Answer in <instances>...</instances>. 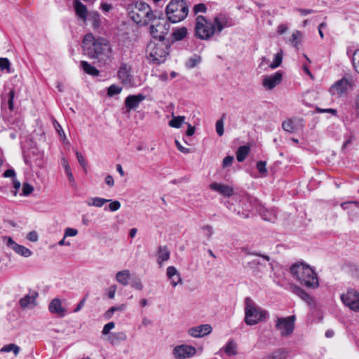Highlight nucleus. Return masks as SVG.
<instances>
[{
	"label": "nucleus",
	"mask_w": 359,
	"mask_h": 359,
	"mask_svg": "<svg viewBox=\"0 0 359 359\" xmlns=\"http://www.w3.org/2000/svg\"><path fill=\"white\" fill-rule=\"evenodd\" d=\"M84 53L90 58L107 60L110 57L111 48L103 38L95 39L92 34H87L83 39Z\"/></svg>",
	"instance_id": "f257e3e1"
},
{
	"label": "nucleus",
	"mask_w": 359,
	"mask_h": 359,
	"mask_svg": "<svg viewBox=\"0 0 359 359\" xmlns=\"http://www.w3.org/2000/svg\"><path fill=\"white\" fill-rule=\"evenodd\" d=\"M290 273L301 284L307 287L316 288L319 285L316 273L308 264L296 263L291 266Z\"/></svg>",
	"instance_id": "f03ea898"
},
{
	"label": "nucleus",
	"mask_w": 359,
	"mask_h": 359,
	"mask_svg": "<svg viewBox=\"0 0 359 359\" xmlns=\"http://www.w3.org/2000/svg\"><path fill=\"white\" fill-rule=\"evenodd\" d=\"M189 7L184 0H171L167 5L165 13L172 23L183 20L188 15Z\"/></svg>",
	"instance_id": "7ed1b4c3"
},
{
	"label": "nucleus",
	"mask_w": 359,
	"mask_h": 359,
	"mask_svg": "<svg viewBox=\"0 0 359 359\" xmlns=\"http://www.w3.org/2000/svg\"><path fill=\"white\" fill-rule=\"evenodd\" d=\"M130 18L139 25H146L155 17L151 7L145 2H137L129 12Z\"/></svg>",
	"instance_id": "20e7f679"
},
{
	"label": "nucleus",
	"mask_w": 359,
	"mask_h": 359,
	"mask_svg": "<svg viewBox=\"0 0 359 359\" xmlns=\"http://www.w3.org/2000/svg\"><path fill=\"white\" fill-rule=\"evenodd\" d=\"M267 315V311L257 306L250 297L245 298V322L247 325H255L264 320Z\"/></svg>",
	"instance_id": "39448f33"
},
{
	"label": "nucleus",
	"mask_w": 359,
	"mask_h": 359,
	"mask_svg": "<svg viewBox=\"0 0 359 359\" xmlns=\"http://www.w3.org/2000/svg\"><path fill=\"white\" fill-rule=\"evenodd\" d=\"M170 46L163 41L159 43H151L147 47V58L155 65L164 62L169 55Z\"/></svg>",
	"instance_id": "423d86ee"
},
{
	"label": "nucleus",
	"mask_w": 359,
	"mask_h": 359,
	"mask_svg": "<svg viewBox=\"0 0 359 359\" xmlns=\"http://www.w3.org/2000/svg\"><path fill=\"white\" fill-rule=\"evenodd\" d=\"M194 32L195 36L201 40H208L215 34L212 23L208 21L203 15L196 17Z\"/></svg>",
	"instance_id": "0eeeda50"
},
{
	"label": "nucleus",
	"mask_w": 359,
	"mask_h": 359,
	"mask_svg": "<svg viewBox=\"0 0 359 359\" xmlns=\"http://www.w3.org/2000/svg\"><path fill=\"white\" fill-rule=\"evenodd\" d=\"M152 24L150 26V33L151 36L159 40L163 41L165 36L168 34L170 29V24L164 18L156 19V16L151 21Z\"/></svg>",
	"instance_id": "6e6552de"
},
{
	"label": "nucleus",
	"mask_w": 359,
	"mask_h": 359,
	"mask_svg": "<svg viewBox=\"0 0 359 359\" xmlns=\"http://www.w3.org/2000/svg\"><path fill=\"white\" fill-rule=\"evenodd\" d=\"M294 316L277 318L275 327L280 331L281 337H288L292 334L294 328Z\"/></svg>",
	"instance_id": "1a4fd4ad"
},
{
	"label": "nucleus",
	"mask_w": 359,
	"mask_h": 359,
	"mask_svg": "<svg viewBox=\"0 0 359 359\" xmlns=\"http://www.w3.org/2000/svg\"><path fill=\"white\" fill-rule=\"evenodd\" d=\"M343 303L351 310L359 311V292L353 289L348 290L346 294L341 295Z\"/></svg>",
	"instance_id": "9d476101"
},
{
	"label": "nucleus",
	"mask_w": 359,
	"mask_h": 359,
	"mask_svg": "<svg viewBox=\"0 0 359 359\" xmlns=\"http://www.w3.org/2000/svg\"><path fill=\"white\" fill-rule=\"evenodd\" d=\"M196 353L195 347L189 345H178L172 350V355L175 359H187L194 356Z\"/></svg>",
	"instance_id": "9b49d317"
},
{
	"label": "nucleus",
	"mask_w": 359,
	"mask_h": 359,
	"mask_svg": "<svg viewBox=\"0 0 359 359\" xmlns=\"http://www.w3.org/2000/svg\"><path fill=\"white\" fill-rule=\"evenodd\" d=\"M3 241L6 245L12 249L15 253L24 257H29L32 255V251L24 245L15 243L11 237L4 236Z\"/></svg>",
	"instance_id": "f8f14e48"
},
{
	"label": "nucleus",
	"mask_w": 359,
	"mask_h": 359,
	"mask_svg": "<svg viewBox=\"0 0 359 359\" xmlns=\"http://www.w3.org/2000/svg\"><path fill=\"white\" fill-rule=\"evenodd\" d=\"M348 87H351L350 81L343 77L332 85L330 93L332 96L340 97L347 91Z\"/></svg>",
	"instance_id": "ddd939ff"
},
{
	"label": "nucleus",
	"mask_w": 359,
	"mask_h": 359,
	"mask_svg": "<svg viewBox=\"0 0 359 359\" xmlns=\"http://www.w3.org/2000/svg\"><path fill=\"white\" fill-rule=\"evenodd\" d=\"M131 66L126 62L121 64L117 76L121 82L124 85H130L133 80L131 74Z\"/></svg>",
	"instance_id": "4468645a"
},
{
	"label": "nucleus",
	"mask_w": 359,
	"mask_h": 359,
	"mask_svg": "<svg viewBox=\"0 0 359 359\" xmlns=\"http://www.w3.org/2000/svg\"><path fill=\"white\" fill-rule=\"evenodd\" d=\"M146 97L143 94L130 95L125 99L124 105L127 112L131 110H135L138 108L141 102L145 100Z\"/></svg>",
	"instance_id": "2eb2a0df"
},
{
	"label": "nucleus",
	"mask_w": 359,
	"mask_h": 359,
	"mask_svg": "<svg viewBox=\"0 0 359 359\" xmlns=\"http://www.w3.org/2000/svg\"><path fill=\"white\" fill-rule=\"evenodd\" d=\"M212 330L210 325L203 324L189 328L187 333L192 337L201 338L210 334Z\"/></svg>",
	"instance_id": "dca6fc26"
},
{
	"label": "nucleus",
	"mask_w": 359,
	"mask_h": 359,
	"mask_svg": "<svg viewBox=\"0 0 359 359\" xmlns=\"http://www.w3.org/2000/svg\"><path fill=\"white\" fill-rule=\"evenodd\" d=\"M283 79V74L278 71L272 75L265 76L262 80V85L268 90H272L280 83Z\"/></svg>",
	"instance_id": "f3484780"
},
{
	"label": "nucleus",
	"mask_w": 359,
	"mask_h": 359,
	"mask_svg": "<svg viewBox=\"0 0 359 359\" xmlns=\"http://www.w3.org/2000/svg\"><path fill=\"white\" fill-rule=\"evenodd\" d=\"M210 189L222 195L224 197L229 198L234 194L233 188L227 184L213 182L210 184Z\"/></svg>",
	"instance_id": "a211bd4d"
},
{
	"label": "nucleus",
	"mask_w": 359,
	"mask_h": 359,
	"mask_svg": "<svg viewBox=\"0 0 359 359\" xmlns=\"http://www.w3.org/2000/svg\"><path fill=\"white\" fill-rule=\"evenodd\" d=\"M341 208L344 210H348L350 218L353 220L359 215V201H351L344 202L340 204Z\"/></svg>",
	"instance_id": "6ab92c4d"
},
{
	"label": "nucleus",
	"mask_w": 359,
	"mask_h": 359,
	"mask_svg": "<svg viewBox=\"0 0 359 359\" xmlns=\"http://www.w3.org/2000/svg\"><path fill=\"white\" fill-rule=\"evenodd\" d=\"M212 23L215 29V34H219L224 28L229 26L228 18L224 14H219L215 16Z\"/></svg>",
	"instance_id": "aec40b11"
},
{
	"label": "nucleus",
	"mask_w": 359,
	"mask_h": 359,
	"mask_svg": "<svg viewBox=\"0 0 359 359\" xmlns=\"http://www.w3.org/2000/svg\"><path fill=\"white\" fill-rule=\"evenodd\" d=\"M48 309L50 313L57 314L59 317H64L66 315V309L62 306V302L57 298H55L50 302Z\"/></svg>",
	"instance_id": "412c9836"
},
{
	"label": "nucleus",
	"mask_w": 359,
	"mask_h": 359,
	"mask_svg": "<svg viewBox=\"0 0 359 359\" xmlns=\"http://www.w3.org/2000/svg\"><path fill=\"white\" fill-rule=\"evenodd\" d=\"M73 6L76 16L83 22H86L88 15L86 6L79 0H74L73 2Z\"/></svg>",
	"instance_id": "4be33fe9"
},
{
	"label": "nucleus",
	"mask_w": 359,
	"mask_h": 359,
	"mask_svg": "<svg viewBox=\"0 0 359 359\" xmlns=\"http://www.w3.org/2000/svg\"><path fill=\"white\" fill-rule=\"evenodd\" d=\"M292 291L294 294L300 297L303 301L306 302L309 305H313L314 300L313 297L309 294L305 290L299 286L294 285L292 287Z\"/></svg>",
	"instance_id": "5701e85b"
},
{
	"label": "nucleus",
	"mask_w": 359,
	"mask_h": 359,
	"mask_svg": "<svg viewBox=\"0 0 359 359\" xmlns=\"http://www.w3.org/2000/svg\"><path fill=\"white\" fill-rule=\"evenodd\" d=\"M38 297V292H32L29 294H26L24 297L21 298L19 304L21 308L25 309L29 305L35 306L36 304V299Z\"/></svg>",
	"instance_id": "b1692460"
},
{
	"label": "nucleus",
	"mask_w": 359,
	"mask_h": 359,
	"mask_svg": "<svg viewBox=\"0 0 359 359\" xmlns=\"http://www.w3.org/2000/svg\"><path fill=\"white\" fill-rule=\"evenodd\" d=\"M170 252L168 247L159 246L157 250V262L159 265H162L163 262L170 259Z\"/></svg>",
	"instance_id": "393cba45"
},
{
	"label": "nucleus",
	"mask_w": 359,
	"mask_h": 359,
	"mask_svg": "<svg viewBox=\"0 0 359 359\" xmlns=\"http://www.w3.org/2000/svg\"><path fill=\"white\" fill-rule=\"evenodd\" d=\"M247 266L252 271L253 273L258 274L263 271L266 265L259 259H252L247 263Z\"/></svg>",
	"instance_id": "a878e982"
},
{
	"label": "nucleus",
	"mask_w": 359,
	"mask_h": 359,
	"mask_svg": "<svg viewBox=\"0 0 359 359\" xmlns=\"http://www.w3.org/2000/svg\"><path fill=\"white\" fill-rule=\"evenodd\" d=\"M221 350L228 356H234L237 354V344L233 339H230Z\"/></svg>",
	"instance_id": "bb28decb"
},
{
	"label": "nucleus",
	"mask_w": 359,
	"mask_h": 359,
	"mask_svg": "<svg viewBox=\"0 0 359 359\" xmlns=\"http://www.w3.org/2000/svg\"><path fill=\"white\" fill-rule=\"evenodd\" d=\"M287 355V351L285 349L278 348L265 355L263 359H285Z\"/></svg>",
	"instance_id": "cd10ccee"
},
{
	"label": "nucleus",
	"mask_w": 359,
	"mask_h": 359,
	"mask_svg": "<svg viewBox=\"0 0 359 359\" xmlns=\"http://www.w3.org/2000/svg\"><path fill=\"white\" fill-rule=\"evenodd\" d=\"M130 277V272L129 270H123L118 271L116 275V280L123 286L128 284V280Z\"/></svg>",
	"instance_id": "c85d7f7f"
},
{
	"label": "nucleus",
	"mask_w": 359,
	"mask_h": 359,
	"mask_svg": "<svg viewBox=\"0 0 359 359\" xmlns=\"http://www.w3.org/2000/svg\"><path fill=\"white\" fill-rule=\"evenodd\" d=\"M81 67L89 75L97 76L100 74V71L86 61H81Z\"/></svg>",
	"instance_id": "c756f323"
},
{
	"label": "nucleus",
	"mask_w": 359,
	"mask_h": 359,
	"mask_svg": "<svg viewBox=\"0 0 359 359\" xmlns=\"http://www.w3.org/2000/svg\"><path fill=\"white\" fill-rule=\"evenodd\" d=\"M250 152L248 146H241L236 151V158L238 162H243Z\"/></svg>",
	"instance_id": "7c9ffc66"
},
{
	"label": "nucleus",
	"mask_w": 359,
	"mask_h": 359,
	"mask_svg": "<svg viewBox=\"0 0 359 359\" xmlns=\"http://www.w3.org/2000/svg\"><path fill=\"white\" fill-rule=\"evenodd\" d=\"M187 34V29L185 27H182L173 30L172 36L175 41H181L184 39Z\"/></svg>",
	"instance_id": "2f4dec72"
},
{
	"label": "nucleus",
	"mask_w": 359,
	"mask_h": 359,
	"mask_svg": "<svg viewBox=\"0 0 359 359\" xmlns=\"http://www.w3.org/2000/svg\"><path fill=\"white\" fill-rule=\"evenodd\" d=\"M88 20L92 22L94 28L99 27L101 22L100 15L97 11H90L87 16Z\"/></svg>",
	"instance_id": "473e14b6"
},
{
	"label": "nucleus",
	"mask_w": 359,
	"mask_h": 359,
	"mask_svg": "<svg viewBox=\"0 0 359 359\" xmlns=\"http://www.w3.org/2000/svg\"><path fill=\"white\" fill-rule=\"evenodd\" d=\"M245 200L246 201L245 205L246 206L245 209L247 211L251 212L253 211L255 208L257 209V201L255 198L246 196Z\"/></svg>",
	"instance_id": "72a5a7b5"
},
{
	"label": "nucleus",
	"mask_w": 359,
	"mask_h": 359,
	"mask_svg": "<svg viewBox=\"0 0 359 359\" xmlns=\"http://www.w3.org/2000/svg\"><path fill=\"white\" fill-rule=\"evenodd\" d=\"M62 165L65 168V173L67 174V175L68 177V180H69V182L72 184H74L75 183L74 177L71 171V168L69 165V163L66 158H62Z\"/></svg>",
	"instance_id": "f704fd0d"
},
{
	"label": "nucleus",
	"mask_w": 359,
	"mask_h": 359,
	"mask_svg": "<svg viewBox=\"0 0 359 359\" xmlns=\"http://www.w3.org/2000/svg\"><path fill=\"white\" fill-rule=\"evenodd\" d=\"M110 201V200L104 199L100 197L91 198L90 201L87 202L88 205L95 207H102L106 203Z\"/></svg>",
	"instance_id": "c9c22d12"
},
{
	"label": "nucleus",
	"mask_w": 359,
	"mask_h": 359,
	"mask_svg": "<svg viewBox=\"0 0 359 359\" xmlns=\"http://www.w3.org/2000/svg\"><path fill=\"white\" fill-rule=\"evenodd\" d=\"M185 117L182 116H174L172 120L169 121V126L172 128H179L184 122Z\"/></svg>",
	"instance_id": "e433bc0d"
},
{
	"label": "nucleus",
	"mask_w": 359,
	"mask_h": 359,
	"mask_svg": "<svg viewBox=\"0 0 359 359\" xmlns=\"http://www.w3.org/2000/svg\"><path fill=\"white\" fill-rule=\"evenodd\" d=\"M282 128L285 131L290 133H294L297 129L292 119L284 121L282 123Z\"/></svg>",
	"instance_id": "4c0bfd02"
},
{
	"label": "nucleus",
	"mask_w": 359,
	"mask_h": 359,
	"mask_svg": "<svg viewBox=\"0 0 359 359\" xmlns=\"http://www.w3.org/2000/svg\"><path fill=\"white\" fill-rule=\"evenodd\" d=\"M201 61L200 55H194L193 57L188 59L186 62V67L189 69L195 67Z\"/></svg>",
	"instance_id": "58836bf2"
},
{
	"label": "nucleus",
	"mask_w": 359,
	"mask_h": 359,
	"mask_svg": "<svg viewBox=\"0 0 359 359\" xmlns=\"http://www.w3.org/2000/svg\"><path fill=\"white\" fill-rule=\"evenodd\" d=\"M2 352H11L13 351L15 355H17L20 351V347L14 344H10L3 346L1 349Z\"/></svg>",
	"instance_id": "ea45409f"
},
{
	"label": "nucleus",
	"mask_w": 359,
	"mask_h": 359,
	"mask_svg": "<svg viewBox=\"0 0 359 359\" xmlns=\"http://www.w3.org/2000/svg\"><path fill=\"white\" fill-rule=\"evenodd\" d=\"M282 60H283L282 52L278 53L274 55L273 60L272 63L270 64L269 67L271 69H276L281 65Z\"/></svg>",
	"instance_id": "a19ab883"
},
{
	"label": "nucleus",
	"mask_w": 359,
	"mask_h": 359,
	"mask_svg": "<svg viewBox=\"0 0 359 359\" xmlns=\"http://www.w3.org/2000/svg\"><path fill=\"white\" fill-rule=\"evenodd\" d=\"M0 69L1 71L11 72V62L6 57H0Z\"/></svg>",
	"instance_id": "79ce46f5"
},
{
	"label": "nucleus",
	"mask_w": 359,
	"mask_h": 359,
	"mask_svg": "<svg viewBox=\"0 0 359 359\" xmlns=\"http://www.w3.org/2000/svg\"><path fill=\"white\" fill-rule=\"evenodd\" d=\"M121 90H122L121 87H120L116 84H112L108 88L107 95L109 97H112V96L119 94L121 92Z\"/></svg>",
	"instance_id": "37998d69"
},
{
	"label": "nucleus",
	"mask_w": 359,
	"mask_h": 359,
	"mask_svg": "<svg viewBox=\"0 0 359 359\" xmlns=\"http://www.w3.org/2000/svg\"><path fill=\"white\" fill-rule=\"evenodd\" d=\"M302 36V33L300 31H296L293 32V34H292L290 41L294 47L297 48L299 43H300V39Z\"/></svg>",
	"instance_id": "c03bdc74"
},
{
	"label": "nucleus",
	"mask_w": 359,
	"mask_h": 359,
	"mask_svg": "<svg viewBox=\"0 0 359 359\" xmlns=\"http://www.w3.org/2000/svg\"><path fill=\"white\" fill-rule=\"evenodd\" d=\"M352 63L354 69L359 74V49L354 52L352 56Z\"/></svg>",
	"instance_id": "a18cd8bd"
},
{
	"label": "nucleus",
	"mask_w": 359,
	"mask_h": 359,
	"mask_svg": "<svg viewBox=\"0 0 359 359\" xmlns=\"http://www.w3.org/2000/svg\"><path fill=\"white\" fill-rule=\"evenodd\" d=\"M225 115L224 114L222 117L216 122V132L219 136H222L224 135V121L223 118Z\"/></svg>",
	"instance_id": "49530a36"
},
{
	"label": "nucleus",
	"mask_w": 359,
	"mask_h": 359,
	"mask_svg": "<svg viewBox=\"0 0 359 359\" xmlns=\"http://www.w3.org/2000/svg\"><path fill=\"white\" fill-rule=\"evenodd\" d=\"M166 275L168 279H172L173 277L180 275L175 266H170L167 268Z\"/></svg>",
	"instance_id": "de8ad7c7"
},
{
	"label": "nucleus",
	"mask_w": 359,
	"mask_h": 359,
	"mask_svg": "<svg viewBox=\"0 0 359 359\" xmlns=\"http://www.w3.org/2000/svg\"><path fill=\"white\" fill-rule=\"evenodd\" d=\"M130 285L132 287L137 290H142L144 287L141 280L138 278H135V279H133L130 283Z\"/></svg>",
	"instance_id": "09e8293b"
},
{
	"label": "nucleus",
	"mask_w": 359,
	"mask_h": 359,
	"mask_svg": "<svg viewBox=\"0 0 359 359\" xmlns=\"http://www.w3.org/2000/svg\"><path fill=\"white\" fill-rule=\"evenodd\" d=\"M266 163L265 161H259L257 163V168L259 172L264 175L267 174V170L266 168Z\"/></svg>",
	"instance_id": "8fccbe9b"
},
{
	"label": "nucleus",
	"mask_w": 359,
	"mask_h": 359,
	"mask_svg": "<svg viewBox=\"0 0 359 359\" xmlns=\"http://www.w3.org/2000/svg\"><path fill=\"white\" fill-rule=\"evenodd\" d=\"M34 191V187L29 183H23L22 184V195L29 196Z\"/></svg>",
	"instance_id": "3c124183"
},
{
	"label": "nucleus",
	"mask_w": 359,
	"mask_h": 359,
	"mask_svg": "<svg viewBox=\"0 0 359 359\" xmlns=\"http://www.w3.org/2000/svg\"><path fill=\"white\" fill-rule=\"evenodd\" d=\"M262 217L263 219H264L266 221H269V222H273L276 218V216L274 215V214L271 211H269V210H266V212H264L262 214Z\"/></svg>",
	"instance_id": "603ef678"
},
{
	"label": "nucleus",
	"mask_w": 359,
	"mask_h": 359,
	"mask_svg": "<svg viewBox=\"0 0 359 359\" xmlns=\"http://www.w3.org/2000/svg\"><path fill=\"white\" fill-rule=\"evenodd\" d=\"M242 251L246 254V255H256V256H259V257H262L264 259H265L266 261L267 262H269L270 261V257L268 256V255H261V254H259V253H257V252H250L248 249L247 248H243L242 249Z\"/></svg>",
	"instance_id": "864d4df0"
},
{
	"label": "nucleus",
	"mask_w": 359,
	"mask_h": 359,
	"mask_svg": "<svg viewBox=\"0 0 359 359\" xmlns=\"http://www.w3.org/2000/svg\"><path fill=\"white\" fill-rule=\"evenodd\" d=\"M207 7L204 4H198L194 6V12L195 14L198 13H205Z\"/></svg>",
	"instance_id": "5fc2aeb1"
},
{
	"label": "nucleus",
	"mask_w": 359,
	"mask_h": 359,
	"mask_svg": "<svg viewBox=\"0 0 359 359\" xmlns=\"http://www.w3.org/2000/svg\"><path fill=\"white\" fill-rule=\"evenodd\" d=\"M15 97V90L13 89L11 90L8 93V108L11 111L13 110V100Z\"/></svg>",
	"instance_id": "6e6d98bb"
},
{
	"label": "nucleus",
	"mask_w": 359,
	"mask_h": 359,
	"mask_svg": "<svg viewBox=\"0 0 359 359\" xmlns=\"http://www.w3.org/2000/svg\"><path fill=\"white\" fill-rule=\"evenodd\" d=\"M202 230L203 231L205 236L208 238H210L213 233L212 227L210 225H205L202 226Z\"/></svg>",
	"instance_id": "4d7b16f0"
},
{
	"label": "nucleus",
	"mask_w": 359,
	"mask_h": 359,
	"mask_svg": "<svg viewBox=\"0 0 359 359\" xmlns=\"http://www.w3.org/2000/svg\"><path fill=\"white\" fill-rule=\"evenodd\" d=\"M233 161V156H226L222 161V166L223 168L229 167L232 165Z\"/></svg>",
	"instance_id": "13d9d810"
},
{
	"label": "nucleus",
	"mask_w": 359,
	"mask_h": 359,
	"mask_svg": "<svg viewBox=\"0 0 359 359\" xmlns=\"http://www.w3.org/2000/svg\"><path fill=\"white\" fill-rule=\"evenodd\" d=\"M116 289L117 286L116 285H112L107 289V294L109 299H113L114 298Z\"/></svg>",
	"instance_id": "bf43d9fd"
},
{
	"label": "nucleus",
	"mask_w": 359,
	"mask_h": 359,
	"mask_svg": "<svg viewBox=\"0 0 359 359\" xmlns=\"http://www.w3.org/2000/svg\"><path fill=\"white\" fill-rule=\"evenodd\" d=\"M115 326V324L114 322H109L108 323H107L104 327H103V330L102 331V334H109V331L111 330H112Z\"/></svg>",
	"instance_id": "052dcab7"
},
{
	"label": "nucleus",
	"mask_w": 359,
	"mask_h": 359,
	"mask_svg": "<svg viewBox=\"0 0 359 359\" xmlns=\"http://www.w3.org/2000/svg\"><path fill=\"white\" fill-rule=\"evenodd\" d=\"M78 234V230L73 228H67L65 231V238L67 236H75Z\"/></svg>",
	"instance_id": "680f3d73"
},
{
	"label": "nucleus",
	"mask_w": 359,
	"mask_h": 359,
	"mask_svg": "<svg viewBox=\"0 0 359 359\" xmlns=\"http://www.w3.org/2000/svg\"><path fill=\"white\" fill-rule=\"evenodd\" d=\"M121 207V203L118 201H111L109 205V209L110 211L114 212L118 210Z\"/></svg>",
	"instance_id": "e2e57ef3"
},
{
	"label": "nucleus",
	"mask_w": 359,
	"mask_h": 359,
	"mask_svg": "<svg viewBox=\"0 0 359 359\" xmlns=\"http://www.w3.org/2000/svg\"><path fill=\"white\" fill-rule=\"evenodd\" d=\"M170 280V284L172 287H176L178 284H181L182 283L181 275H177V276L173 277Z\"/></svg>",
	"instance_id": "0e129e2a"
},
{
	"label": "nucleus",
	"mask_w": 359,
	"mask_h": 359,
	"mask_svg": "<svg viewBox=\"0 0 359 359\" xmlns=\"http://www.w3.org/2000/svg\"><path fill=\"white\" fill-rule=\"evenodd\" d=\"M15 172L13 168L8 169L3 173L4 177H11L13 180L15 178Z\"/></svg>",
	"instance_id": "69168bd1"
},
{
	"label": "nucleus",
	"mask_w": 359,
	"mask_h": 359,
	"mask_svg": "<svg viewBox=\"0 0 359 359\" xmlns=\"http://www.w3.org/2000/svg\"><path fill=\"white\" fill-rule=\"evenodd\" d=\"M76 156L77 160L79 162V163L81 164V165L83 168H85L86 163L85 158L83 156V155L80 152L76 151Z\"/></svg>",
	"instance_id": "338daca9"
},
{
	"label": "nucleus",
	"mask_w": 359,
	"mask_h": 359,
	"mask_svg": "<svg viewBox=\"0 0 359 359\" xmlns=\"http://www.w3.org/2000/svg\"><path fill=\"white\" fill-rule=\"evenodd\" d=\"M27 239L32 242H36L38 241V235L37 233L34 231H31L28 233L27 236Z\"/></svg>",
	"instance_id": "774afa93"
}]
</instances>
